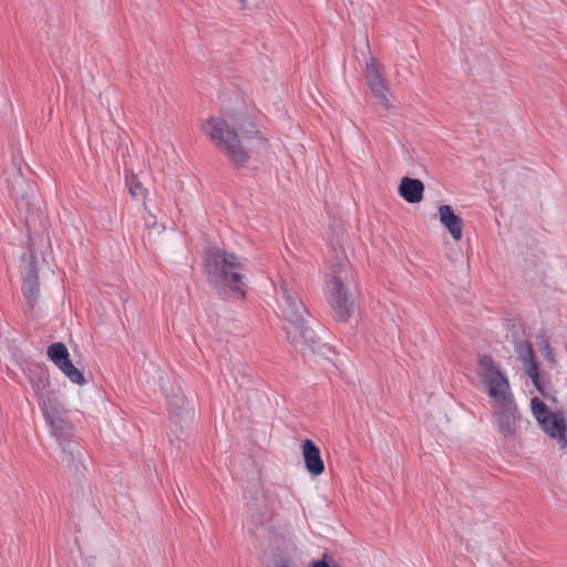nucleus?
<instances>
[{
    "label": "nucleus",
    "instance_id": "nucleus-1",
    "mask_svg": "<svg viewBox=\"0 0 567 567\" xmlns=\"http://www.w3.org/2000/svg\"><path fill=\"white\" fill-rule=\"evenodd\" d=\"M205 132L237 168L244 167L250 158V141L261 138L256 123L244 113L210 117Z\"/></svg>",
    "mask_w": 567,
    "mask_h": 567
},
{
    "label": "nucleus",
    "instance_id": "nucleus-2",
    "mask_svg": "<svg viewBox=\"0 0 567 567\" xmlns=\"http://www.w3.org/2000/svg\"><path fill=\"white\" fill-rule=\"evenodd\" d=\"M207 282L224 299L244 300L247 296L245 266L233 251L208 247L204 255Z\"/></svg>",
    "mask_w": 567,
    "mask_h": 567
},
{
    "label": "nucleus",
    "instance_id": "nucleus-3",
    "mask_svg": "<svg viewBox=\"0 0 567 567\" xmlns=\"http://www.w3.org/2000/svg\"><path fill=\"white\" fill-rule=\"evenodd\" d=\"M277 296L285 321L284 330L290 344L302 353L316 352L319 349V340L316 332L306 324L305 315L308 312L298 295L289 288L287 281L281 280Z\"/></svg>",
    "mask_w": 567,
    "mask_h": 567
},
{
    "label": "nucleus",
    "instance_id": "nucleus-4",
    "mask_svg": "<svg viewBox=\"0 0 567 567\" xmlns=\"http://www.w3.org/2000/svg\"><path fill=\"white\" fill-rule=\"evenodd\" d=\"M42 413L61 446V462L66 465L73 476H83L86 471L84 465L86 452L80 441L74 439V427L66 417L64 405L60 401L43 410Z\"/></svg>",
    "mask_w": 567,
    "mask_h": 567
},
{
    "label": "nucleus",
    "instance_id": "nucleus-5",
    "mask_svg": "<svg viewBox=\"0 0 567 567\" xmlns=\"http://www.w3.org/2000/svg\"><path fill=\"white\" fill-rule=\"evenodd\" d=\"M348 262H340L333 267L331 279L327 284L328 299L337 321L346 322L354 311V300L348 291L350 285V270Z\"/></svg>",
    "mask_w": 567,
    "mask_h": 567
},
{
    "label": "nucleus",
    "instance_id": "nucleus-6",
    "mask_svg": "<svg viewBox=\"0 0 567 567\" xmlns=\"http://www.w3.org/2000/svg\"><path fill=\"white\" fill-rule=\"evenodd\" d=\"M476 373L494 403L504 402L514 396L507 377L491 355L480 357Z\"/></svg>",
    "mask_w": 567,
    "mask_h": 567
},
{
    "label": "nucleus",
    "instance_id": "nucleus-7",
    "mask_svg": "<svg viewBox=\"0 0 567 567\" xmlns=\"http://www.w3.org/2000/svg\"><path fill=\"white\" fill-rule=\"evenodd\" d=\"M532 412L539 423L540 427L551 439L557 440L561 449L567 445V422L561 410L550 411L548 406L538 398L530 401Z\"/></svg>",
    "mask_w": 567,
    "mask_h": 567
},
{
    "label": "nucleus",
    "instance_id": "nucleus-8",
    "mask_svg": "<svg viewBox=\"0 0 567 567\" xmlns=\"http://www.w3.org/2000/svg\"><path fill=\"white\" fill-rule=\"evenodd\" d=\"M27 375L41 411L60 402L56 391L51 389L49 372L44 367H29Z\"/></svg>",
    "mask_w": 567,
    "mask_h": 567
},
{
    "label": "nucleus",
    "instance_id": "nucleus-9",
    "mask_svg": "<svg viewBox=\"0 0 567 567\" xmlns=\"http://www.w3.org/2000/svg\"><path fill=\"white\" fill-rule=\"evenodd\" d=\"M493 416L497 426L498 433L507 439L516 434L518 423L520 421V413L515 403L514 396L504 402L494 403Z\"/></svg>",
    "mask_w": 567,
    "mask_h": 567
},
{
    "label": "nucleus",
    "instance_id": "nucleus-10",
    "mask_svg": "<svg viewBox=\"0 0 567 567\" xmlns=\"http://www.w3.org/2000/svg\"><path fill=\"white\" fill-rule=\"evenodd\" d=\"M7 183L10 196L17 202V204L19 206L22 204L29 206L30 198L34 193V185L25 179V177L21 173L20 167H17L8 176Z\"/></svg>",
    "mask_w": 567,
    "mask_h": 567
},
{
    "label": "nucleus",
    "instance_id": "nucleus-11",
    "mask_svg": "<svg viewBox=\"0 0 567 567\" xmlns=\"http://www.w3.org/2000/svg\"><path fill=\"white\" fill-rule=\"evenodd\" d=\"M301 447L307 471L313 476L321 475L324 472V463L321 458L319 447L310 439H305Z\"/></svg>",
    "mask_w": 567,
    "mask_h": 567
},
{
    "label": "nucleus",
    "instance_id": "nucleus-12",
    "mask_svg": "<svg viewBox=\"0 0 567 567\" xmlns=\"http://www.w3.org/2000/svg\"><path fill=\"white\" fill-rule=\"evenodd\" d=\"M440 221L449 230L454 240L462 238L463 220L457 216L452 206L441 205L439 207Z\"/></svg>",
    "mask_w": 567,
    "mask_h": 567
},
{
    "label": "nucleus",
    "instance_id": "nucleus-13",
    "mask_svg": "<svg viewBox=\"0 0 567 567\" xmlns=\"http://www.w3.org/2000/svg\"><path fill=\"white\" fill-rule=\"evenodd\" d=\"M424 184L417 178L403 177L399 185L400 196L410 204L420 203L423 199Z\"/></svg>",
    "mask_w": 567,
    "mask_h": 567
},
{
    "label": "nucleus",
    "instance_id": "nucleus-14",
    "mask_svg": "<svg viewBox=\"0 0 567 567\" xmlns=\"http://www.w3.org/2000/svg\"><path fill=\"white\" fill-rule=\"evenodd\" d=\"M22 291L28 299L30 307L33 308L34 302L37 301L40 288H39V277L38 271L34 265L30 264L23 274V282H22Z\"/></svg>",
    "mask_w": 567,
    "mask_h": 567
},
{
    "label": "nucleus",
    "instance_id": "nucleus-15",
    "mask_svg": "<svg viewBox=\"0 0 567 567\" xmlns=\"http://www.w3.org/2000/svg\"><path fill=\"white\" fill-rule=\"evenodd\" d=\"M512 337H513V346L514 350L518 357V359L523 362L535 357L533 346L529 341L520 340L518 338V332L516 331V324L512 323L511 327Z\"/></svg>",
    "mask_w": 567,
    "mask_h": 567
},
{
    "label": "nucleus",
    "instance_id": "nucleus-16",
    "mask_svg": "<svg viewBox=\"0 0 567 567\" xmlns=\"http://www.w3.org/2000/svg\"><path fill=\"white\" fill-rule=\"evenodd\" d=\"M167 406L172 415L182 416L189 412V402L179 389L167 396Z\"/></svg>",
    "mask_w": 567,
    "mask_h": 567
},
{
    "label": "nucleus",
    "instance_id": "nucleus-17",
    "mask_svg": "<svg viewBox=\"0 0 567 567\" xmlns=\"http://www.w3.org/2000/svg\"><path fill=\"white\" fill-rule=\"evenodd\" d=\"M48 357L56 367H59L63 361H66L70 358V353L64 343L54 342L48 348Z\"/></svg>",
    "mask_w": 567,
    "mask_h": 567
},
{
    "label": "nucleus",
    "instance_id": "nucleus-18",
    "mask_svg": "<svg viewBox=\"0 0 567 567\" xmlns=\"http://www.w3.org/2000/svg\"><path fill=\"white\" fill-rule=\"evenodd\" d=\"M65 377L74 384L82 385L85 383V378L83 373L72 363L70 358L66 361H63L61 365L58 367Z\"/></svg>",
    "mask_w": 567,
    "mask_h": 567
},
{
    "label": "nucleus",
    "instance_id": "nucleus-19",
    "mask_svg": "<svg viewBox=\"0 0 567 567\" xmlns=\"http://www.w3.org/2000/svg\"><path fill=\"white\" fill-rule=\"evenodd\" d=\"M525 369V372L528 374L530 380L533 381V384L537 389L539 393H544L543 389L540 388V375H539V368L538 363L536 361V358L526 360L522 362Z\"/></svg>",
    "mask_w": 567,
    "mask_h": 567
},
{
    "label": "nucleus",
    "instance_id": "nucleus-20",
    "mask_svg": "<svg viewBox=\"0 0 567 567\" xmlns=\"http://www.w3.org/2000/svg\"><path fill=\"white\" fill-rule=\"evenodd\" d=\"M365 75H367V81L369 83V86L384 80V78L381 73V70H380V64L375 59L372 58L367 63V74Z\"/></svg>",
    "mask_w": 567,
    "mask_h": 567
},
{
    "label": "nucleus",
    "instance_id": "nucleus-21",
    "mask_svg": "<svg viewBox=\"0 0 567 567\" xmlns=\"http://www.w3.org/2000/svg\"><path fill=\"white\" fill-rule=\"evenodd\" d=\"M370 89H371L372 93L374 94V96L384 106V109L389 110L390 109V102H389V99L386 96L388 86H386L385 79L382 80L381 82L372 84L370 86Z\"/></svg>",
    "mask_w": 567,
    "mask_h": 567
},
{
    "label": "nucleus",
    "instance_id": "nucleus-22",
    "mask_svg": "<svg viewBox=\"0 0 567 567\" xmlns=\"http://www.w3.org/2000/svg\"><path fill=\"white\" fill-rule=\"evenodd\" d=\"M540 388H542V389H543V391H544V393H540V394H542V396H544L545 399H547V400H549V401H551L553 403H555V404H556V403H557V399H556V396H555V395H553V394L550 393V391H551V386H550V384H549V383H546V382H544V381L542 380V381H540Z\"/></svg>",
    "mask_w": 567,
    "mask_h": 567
},
{
    "label": "nucleus",
    "instance_id": "nucleus-23",
    "mask_svg": "<svg viewBox=\"0 0 567 567\" xmlns=\"http://www.w3.org/2000/svg\"><path fill=\"white\" fill-rule=\"evenodd\" d=\"M542 350L548 361L555 362L554 350L550 347L549 341L547 339L543 340Z\"/></svg>",
    "mask_w": 567,
    "mask_h": 567
},
{
    "label": "nucleus",
    "instance_id": "nucleus-24",
    "mask_svg": "<svg viewBox=\"0 0 567 567\" xmlns=\"http://www.w3.org/2000/svg\"><path fill=\"white\" fill-rule=\"evenodd\" d=\"M134 179L135 181L130 186V192L134 197H138L140 195H143L144 188L135 177Z\"/></svg>",
    "mask_w": 567,
    "mask_h": 567
},
{
    "label": "nucleus",
    "instance_id": "nucleus-25",
    "mask_svg": "<svg viewBox=\"0 0 567 567\" xmlns=\"http://www.w3.org/2000/svg\"><path fill=\"white\" fill-rule=\"evenodd\" d=\"M309 567H331L328 561V555L324 554L321 559L312 561Z\"/></svg>",
    "mask_w": 567,
    "mask_h": 567
},
{
    "label": "nucleus",
    "instance_id": "nucleus-26",
    "mask_svg": "<svg viewBox=\"0 0 567 567\" xmlns=\"http://www.w3.org/2000/svg\"><path fill=\"white\" fill-rule=\"evenodd\" d=\"M274 567H291V566H290V561L282 560L279 564H276Z\"/></svg>",
    "mask_w": 567,
    "mask_h": 567
},
{
    "label": "nucleus",
    "instance_id": "nucleus-27",
    "mask_svg": "<svg viewBox=\"0 0 567 567\" xmlns=\"http://www.w3.org/2000/svg\"><path fill=\"white\" fill-rule=\"evenodd\" d=\"M145 225H146V227H148V228H153V227H155V226H156V223H155V221H148V220L146 219V220H145Z\"/></svg>",
    "mask_w": 567,
    "mask_h": 567
}]
</instances>
